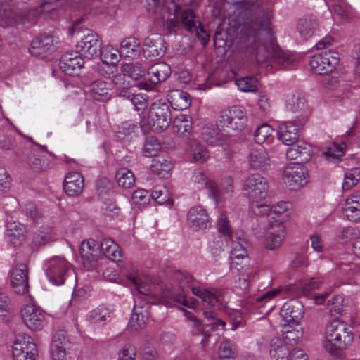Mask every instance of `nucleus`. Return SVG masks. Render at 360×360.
<instances>
[{"label": "nucleus", "mask_w": 360, "mask_h": 360, "mask_svg": "<svg viewBox=\"0 0 360 360\" xmlns=\"http://www.w3.org/2000/svg\"><path fill=\"white\" fill-rule=\"evenodd\" d=\"M271 17L269 11L263 13L258 25L257 35L253 39L251 45L246 48L245 55L250 60L257 63L266 61L273 55L276 65L281 68L288 69L293 65L297 56L289 51H276V40L271 28Z\"/></svg>", "instance_id": "nucleus-1"}, {"label": "nucleus", "mask_w": 360, "mask_h": 360, "mask_svg": "<svg viewBox=\"0 0 360 360\" xmlns=\"http://www.w3.org/2000/svg\"><path fill=\"white\" fill-rule=\"evenodd\" d=\"M292 204L289 201H279L272 206L269 205L268 228L264 233H256L257 238L269 250L281 246L286 236L285 223L289 221L292 213Z\"/></svg>", "instance_id": "nucleus-2"}, {"label": "nucleus", "mask_w": 360, "mask_h": 360, "mask_svg": "<svg viewBox=\"0 0 360 360\" xmlns=\"http://www.w3.org/2000/svg\"><path fill=\"white\" fill-rule=\"evenodd\" d=\"M353 341L354 333L347 323L335 318L326 325L322 346L331 355H338Z\"/></svg>", "instance_id": "nucleus-3"}, {"label": "nucleus", "mask_w": 360, "mask_h": 360, "mask_svg": "<svg viewBox=\"0 0 360 360\" xmlns=\"http://www.w3.org/2000/svg\"><path fill=\"white\" fill-rule=\"evenodd\" d=\"M269 183L266 178L253 174L247 178L243 190L248 198L251 211L256 215L264 216L269 211Z\"/></svg>", "instance_id": "nucleus-4"}, {"label": "nucleus", "mask_w": 360, "mask_h": 360, "mask_svg": "<svg viewBox=\"0 0 360 360\" xmlns=\"http://www.w3.org/2000/svg\"><path fill=\"white\" fill-rule=\"evenodd\" d=\"M172 120L171 111L168 104L157 101L150 107L147 116H143L140 120L142 131H153L160 133L167 129Z\"/></svg>", "instance_id": "nucleus-5"}, {"label": "nucleus", "mask_w": 360, "mask_h": 360, "mask_svg": "<svg viewBox=\"0 0 360 360\" xmlns=\"http://www.w3.org/2000/svg\"><path fill=\"white\" fill-rule=\"evenodd\" d=\"M131 281L139 294L148 297L146 300V302H153L155 304L162 303L167 306H171L174 302H176L190 309L196 307L195 301L188 300L184 295L181 294L176 295L164 294L162 296L158 297L156 300H151L150 297L155 296L153 292L154 286L151 284L150 279L148 277L133 278Z\"/></svg>", "instance_id": "nucleus-6"}, {"label": "nucleus", "mask_w": 360, "mask_h": 360, "mask_svg": "<svg viewBox=\"0 0 360 360\" xmlns=\"http://www.w3.org/2000/svg\"><path fill=\"white\" fill-rule=\"evenodd\" d=\"M127 86L121 75H115L109 82L96 80L91 84L89 89V96L94 100L105 102L108 101L112 94L127 96Z\"/></svg>", "instance_id": "nucleus-7"}, {"label": "nucleus", "mask_w": 360, "mask_h": 360, "mask_svg": "<svg viewBox=\"0 0 360 360\" xmlns=\"http://www.w3.org/2000/svg\"><path fill=\"white\" fill-rule=\"evenodd\" d=\"M192 282L193 278L189 274L183 275L180 281V285L184 290L186 288H191L193 293L200 298L204 304L207 306L220 310L226 308V300L224 291L193 287Z\"/></svg>", "instance_id": "nucleus-8"}, {"label": "nucleus", "mask_w": 360, "mask_h": 360, "mask_svg": "<svg viewBox=\"0 0 360 360\" xmlns=\"http://www.w3.org/2000/svg\"><path fill=\"white\" fill-rule=\"evenodd\" d=\"M163 19L169 22L171 27H174L176 23L180 24L188 32L193 33L196 30V25L199 21L191 9H183L178 6L173 0H170L167 6H164Z\"/></svg>", "instance_id": "nucleus-9"}, {"label": "nucleus", "mask_w": 360, "mask_h": 360, "mask_svg": "<svg viewBox=\"0 0 360 360\" xmlns=\"http://www.w3.org/2000/svg\"><path fill=\"white\" fill-rule=\"evenodd\" d=\"M71 264L63 257L53 256L44 262L43 269L48 281L54 285L65 283Z\"/></svg>", "instance_id": "nucleus-10"}, {"label": "nucleus", "mask_w": 360, "mask_h": 360, "mask_svg": "<svg viewBox=\"0 0 360 360\" xmlns=\"http://www.w3.org/2000/svg\"><path fill=\"white\" fill-rule=\"evenodd\" d=\"M282 180L291 191H297L309 182L307 169L300 163L287 165L283 171Z\"/></svg>", "instance_id": "nucleus-11"}, {"label": "nucleus", "mask_w": 360, "mask_h": 360, "mask_svg": "<svg viewBox=\"0 0 360 360\" xmlns=\"http://www.w3.org/2000/svg\"><path fill=\"white\" fill-rule=\"evenodd\" d=\"M219 124L228 131L238 133L245 129L247 116L245 111L240 107H232L220 112Z\"/></svg>", "instance_id": "nucleus-12"}, {"label": "nucleus", "mask_w": 360, "mask_h": 360, "mask_svg": "<svg viewBox=\"0 0 360 360\" xmlns=\"http://www.w3.org/2000/svg\"><path fill=\"white\" fill-rule=\"evenodd\" d=\"M20 316L23 323L31 330H41L45 325V311L31 297L30 302L22 307Z\"/></svg>", "instance_id": "nucleus-13"}, {"label": "nucleus", "mask_w": 360, "mask_h": 360, "mask_svg": "<svg viewBox=\"0 0 360 360\" xmlns=\"http://www.w3.org/2000/svg\"><path fill=\"white\" fill-rule=\"evenodd\" d=\"M339 63L338 53L333 51H321L314 55L309 60L311 69L319 75L332 72Z\"/></svg>", "instance_id": "nucleus-14"}, {"label": "nucleus", "mask_w": 360, "mask_h": 360, "mask_svg": "<svg viewBox=\"0 0 360 360\" xmlns=\"http://www.w3.org/2000/svg\"><path fill=\"white\" fill-rule=\"evenodd\" d=\"M101 44L100 38L95 32L86 30L77 44L76 48L81 56L91 59L98 56V51L101 50Z\"/></svg>", "instance_id": "nucleus-15"}, {"label": "nucleus", "mask_w": 360, "mask_h": 360, "mask_svg": "<svg viewBox=\"0 0 360 360\" xmlns=\"http://www.w3.org/2000/svg\"><path fill=\"white\" fill-rule=\"evenodd\" d=\"M246 246L247 239L245 233L243 231L237 232L231 242V266H237V265H240L243 263L247 266L248 263H250Z\"/></svg>", "instance_id": "nucleus-16"}, {"label": "nucleus", "mask_w": 360, "mask_h": 360, "mask_svg": "<svg viewBox=\"0 0 360 360\" xmlns=\"http://www.w3.org/2000/svg\"><path fill=\"white\" fill-rule=\"evenodd\" d=\"M143 52L146 58L155 60L162 57L166 52L164 38L159 34H152L143 42Z\"/></svg>", "instance_id": "nucleus-17"}, {"label": "nucleus", "mask_w": 360, "mask_h": 360, "mask_svg": "<svg viewBox=\"0 0 360 360\" xmlns=\"http://www.w3.org/2000/svg\"><path fill=\"white\" fill-rule=\"evenodd\" d=\"M100 246L96 240L88 238L84 240L79 247V253L84 266L88 270H92L97 266L99 258Z\"/></svg>", "instance_id": "nucleus-18"}, {"label": "nucleus", "mask_w": 360, "mask_h": 360, "mask_svg": "<svg viewBox=\"0 0 360 360\" xmlns=\"http://www.w3.org/2000/svg\"><path fill=\"white\" fill-rule=\"evenodd\" d=\"M57 40L49 34L41 35L34 38L29 49L31 55L45 58L56 49Z\"/></svg>", "instance_id": "nucleus-19"}, {"label": "nucleus", "mask_w": 360, "mask_h": 360, "mask_svg": "<svg viewBox=\"0 0 360 360\" xmlns=\"http://www.w3.org/2000/svg\"><path fill=\"white\" fill-rule=\"evenodd\" d=\"M10 282L18 294H25L28 290V271L24 264H20L11 269Z\"/></svg>", "instance_id": "nucleus-20"}, {"label": "nucleus", "mask_w": 360, "mask_h": 360, "mask_svg": "<svg viewBox=\"0 0 360 360\" xmlns=\"http://www.w3.org/2000/svg\"><path fill=\"white\" fill-rule=\"evenodd\" d=\"M189 227L194 231L206 229L210 226L209 216L201 206H195L190 209L187 214Z\"/></svg>", "instance_id": "nucleus-21"}, {"label": "nucleus", "mask_w": 360, "mask_h": 360, "mask_svg": "<svg viewBox=\"0 0 360 360\" xmlns=\"http://www.w3.org/2000/svg\"><path fill=\"white\" fill-rule=\"evenodd\" d=\"M342 212L344 217L350 221L360 220V191L352 193L345 199Z\"/></svg>", "instance_id": "nucleus-22"}, {"label": "nucleus", "mask_w": 360, "mask_h": 360, "mask_svg": "<svg viewBox=\"0 0 360 360\" xmlns=\"http://www.w3.org/2000/svg\"><path fill=\"white\" fill-rule=\"evenodd\" d=\"M303 314L302 306L299 302L294 301L285 302L281 310V316L285 323V324H300Z\"/></svg>", "instance_id": "nucleus-23"}, {"label": "nucleus", "mask_w": 360, "mask_h": 360, "mask_svg": "<svg viewBox=\"0 0 360 360\" xmlns=\"http://www.w3.org/2000/svg\"><path fill=\"white\" fill-rule=\"evenodd\" d=\"M37 349V346L32 337L25 333L16 335L12 346V356L22 359V354H27Z\"/></svg>", "instance_id": "nucleus-24"}, {"label": "nucleus", "mask_w": 360, "mask_h": 360, "mask_svg": "<svg viewBox=\"0 0 360 360\" xmlns=\"http://www.w3.org/2000/svg\"><path fill=\"white\" fill-rule=\"evenodd\" d=\"M26 233L27 229L22 223L15 221L6 223V238L14 246L20 245L25 240Z\"/></svg>", "instance_id": "nucleus-25"}, {"label": "nucleus", "mask_w": 360, "mask_h": 360, "mask_svg": "<svg viewBox=\"0 0 360 360\" xmlns=\"http://www.w3.org/2000/svg\"><path fill=\"white\" fill-rule=\"evenodd\" d=\"M203 140L211 146L224 147L229 144L230 139L228 136L219 131L217 127L207 126L203 128L202 132Z\"/></svg>", "instance_id": "nucleus-26"}, {"label": "nucleus", "mask_w": 360, "mask_h": 360, "mask_svg": "<svg viewBox=\"0 0 360 360\" xmlns=\"http://www.w3.org/2000/svg\"><path fill=\"white\" fill-rule=\"evenodd\" d=\"M288 146L286 157L290 160L300 158L302 161H308L312 156L311 146L303 141H296L295 143Z\"/></svg>", "instance_id": "nucleus-27"}, {"label": "nucleus", "mask_w": 360, "mask_h": 360, "mask_svg": "<svg viewBox=\"0 0 360 360\" xmlns=\"http://www.w3.org/2000/svg\"><path fill=\"white\" fill-rule=\"evenodd\" d=\"M278 138L285 145H292L298 140V127L293 122H284L277 129Z\"/></svg>", "instance_id": "nucleus-28"}, {"label": "nucleus", "mask_w": 360, "mask_h": 360, "mask_svg": "<svg viewBox=\"0 0 360 360\" xmlns=\"http://www.w3.org/2000/svg\"><path fill=\"white\" fill-rule=\"evenodd\" d=\"M84 63V59L79 52H67L61 57L59 65L64 72L72 75L75 70L81 69Z\"/></svg>", "instance_id": "nucleus-29"}, {"label": "nucleus", "mask_w": 360, "mask_h": 360, "mask_svg": "<svg viewBox=\"0 0 360 360\" xmlns=\"http://www.w3.org/2000/svg\"><path fill=\"white\" fill-rule=\"evenodd\" d=\"M84 179L82 176L75 172H69L65 179L64 190L69 196H77L83 191Z\"/></svg>", "instance_id": "nucleus-30"}, {"label": "nucleus", "mask_w": 360, "mask_h": 360, "mask_svg": "<svg viewBox=\"0 0 360 360\" xmlns=\"http://www.w3.org/2000/svg\"><path fill=\"white\" fill-rule=\"evenodd\" d=\"M148 320V307H138L136 304L131 315L128 328L131 331H137L145 327Z\"/></svg>", "instance_id": "nucleus-31"}, {"label": "nucleus", "mask_w": 360, "mask_h": 360, "mask_svg": "<svg viewBox=\"0 0 360 360\" xmlns=\"http://www.w3.org/2000/svg\"><path fill=\"white\" fill-rule=\"evenodd\" d=\"M66 343L65 332L61 331L53 335L50 348L52 360H63L65 359Z\"/></svg>", "instance_id": "nucleus-32"}, {"label": "nucleus", "mask_w": 360, "mask_h": 360, "mask_svg": "<svg viewBox=\"0 0 360 360\" xmlns=\"http://www.w3.org/2000/svg\"><path fill=\"white\" fill-rule=\"evenodd\" d=\"M250 166L256 169H263L270 165V158L265 149L253 148L248 156Z\"/></svg>", "instance_id": "nucleus-33"}, {"label": "nucleus", "mask_w": 360, "mask_h": 360, "mask_svg": "<svg viewBox=\"0 0 360 360\" xmlns=\"http://www.w3.org/2000/svg\"><path fill=\"white\" fill-rule=\"evenodd\" d=\"M174 164L169 158L158 157L153 159L150 165L151 171L160 178H168L172 174Z\"/></svg>", "instance_id": "nucleus-34"}, {"label": "nucleus", "mask_w": 360, "mask_h": 360, "mask_svg": "<svg viewBox=\"0 0 360 360\" xmlns=\"http://www.w3.org/2000/svg\"><path fill=\"white\" fill-rule=\"evenodd\" d=\"M171 74V68L165 63H158L148 70V75L152 83L156 84L166 80Z\"/></svg>", "instance_id": "nucleus-35"}, {"label": "nucleus", "mask_w": 360, "mask_h": 360, "mask_svg": "<svg viewBox=\"0 0 360 360\" xmlns=\"http://www.w3.org/2000/svg\"><path fill=\"white\" fill-rule=\"evenodd\" d=\"M282 334L286 343L295 345L302 338L303 328L300 324H283Z\"/></svg>", "instance_id": "nucleus-36"}, {"label": "nucleus", "mask_w": 360, "mask_h": 360, "mask_svg": "<svg viewBox=\"0 0 360 360\" xmlns=\"http://www.w3.org/2000/svg\"><path fill=\"white\" fill-rule=\"evenodd\" d=\"M288 108L302 117L308 116L311 112L305 97L301 94L293 95L288 101Z\"/></svg>", "instance_id": "nucleus-37"}, {"label": "nucleus", "mask_w": 360, "mask_h": 360, "mask_svg": "<svg viewBox=\"0 0 360 360\" xmlns=\"http://www.w3.org/2000/svg\"><path fill=\"white\" fill-rule=\"evenodd\" d=\"M102 252L109 259L118 262L122 259V254L120 246L110 238H104L99 245Z\"/></svg>", "instance_id": "nucleus-38"}, {"label": "nucleus", "mask_w": 360, "mask_h": 360, "mask_svg": "<svg viewBox=\"0 0 360 360\" xmlns=\"http://www.w3.org/2000/svg\"><path fill=\"white\" fill-rule=\"evenodd\" d=\"M120 51L122 56L127 58H134L137 57L141 52L139 40L134 37H128L123 39L120 44Z\"/></svg>", "instance_id": "nucleus-39"}, {"label": "nucleus", "mask_w": 360, "mask_h": 360, "mask_svg": "<svg viewBox=\"0 0 360 360\" xmlns=\"http://www.w3.org/2000/svg\"><path fill=\"white\" fill-rule=\"evenodd\" d=\"M217 230L220 236L224 238V241H221V244L218 248H212V254H215L217 250L219 252L223 251L227 245L228 240L232 238L231 230L229 221L224 215H221L217 222Z\"/></svg>", "instance_id": "nucleus-40"}, {"label": "nucleus", "mask_w": 360, "mask_h": 360, "mask_svg": "<svg viewBox=\"0 0 360 360\" xmlns=\"http://www.w3.org/2000/svg\"><path fill=\"white\" fill-rule=\"evenodd\" d=\"M270 356L271 360H290V354L287 347L279 338H274L271 343Z\"/></svg>", "instance_id": "nucleus-41"}, {"label": "nucleus", "mask_w": 360, "mask_h": 360, "mask_svg": "<svg viewBox=\"0 0 360 360\" xmlns=\"http://www.w3.org/2000/svg\"><path fill=\"white\" fill-rule=\"evenodd\" d=\"M347 150V145L345 142H334L327 147L323 152L325 158L331 162H338L345 155Z\"/></svg>", "instance_id": "nucleus-42"}, {"label": "nucleus", "mask_w": 360, "mask_h": 360, "mask_svg": "<svg viewBox=\"0 0 360 360\" xmlns=\"http://www.w3.org/2000/svg\"><path fill=\"white\" fill-rule=\"evenodd\" d=\"M101 59L106 65H116L120 60L122 56L120 50L111 44L104 46L100 50Z\"/></svg>", "instance_id": "nucleus-43"}, {"label": "nucleus", "mask_w": 360, "mask_h": 360, "mask_svg": "<svg viewBox=\"0 0 360 360\" xmlns=\"http://www.w3.org/2000/svg\"><path fill=\"white\" fill-rule=\"evenodd\" d=\"M233 267L236 268L237 271L240 272V276L236 284L243 290L248 289L251 279L255 276V271L250 266V263H248L247 266L244 265V263H243L240 265H237V266Z\"/></svg>", "instance_id": "nucleus-44"}, {"label": "nucleus", "mask_w": 360, "mask_h": 360, "mask_svg": "<svg viewBox=\"0 0 360 360\" xmlns=\"http://www.w3.org/2000/svg\"><path fill=\"white\" fill-rule=\"evenodd\" d=\"M121 71L124 76L129 77L134 80H138L146 75V70L139 63H125L121 67Z\"/></svg>", "instance_id": "nucleus-45"}, {"label": "nucleus", "mask_w": 360, "mask_h": 360, "mask_svg": "<svg viewBox=\"0 0 360 360\" xmlns=\"http://www.w3.org/2000/svg\"><path fill=\"white\" fill-rule=\"evenodd\" d=\"M274 129L267 124L257 127L255 132V140L257 144H270L274 139Z\"/></svg>", "instance_id": "nucleus-46"}, {"label": "nucleus", "mask_w": 360, "mask_h": 360, "mask_svg": "<svg viewBox=\"0 0 360 360\" xmlns=\"http://www.w3.org/2000/svg\"><path fill=\"white\" fill-rule=\"evenodd\" d=\"M188 152L193 160L198 162H205L210 156L207 148L196 141H192L189 143Z\"/></svg>", "instance_id": "nucleus-47"}, {"label": "nucleus", "mask_w": 360, "mask_h": 360, "mask_svg": "<svg viewBox=\"0 0 360 360\" xmlns=\"http://www.w3.org/2000/svg\"><path fill=\"white\" fill-rule=\"evenodd\" d=\"M192 127V121L190 116L187 115H179L175 117L173 123L174 131L184 136L186 133L190 132Z\"/></svg>", "instance_id": "nucleus-48"}, {"label": "nucleus", "mask_w": 360, "mask_h": 360, "mask_svg": "<svg viewBox=\"0 0 360 360\" xmlns=\"http://www.w3.org/2000/svg\"><path fill=\"white\" fill-rule=\"evenodd\" d=\"M110 311L103 307L91 310L88 315V319L91 323L104 325L110 321Z\"/></svg>", "instance_id": "nucleus-49"}, {"label": "nucleus", "mask_w": 360, "mask_h": 360, "mask_svg": "<svg viewBox=\"0 0 360 360\" xmlns=\"http://www.w3.org/2000/svg\"><path fill=\"white\" fill-rule=\"evenodd\" d=\"M53 237V230L51 227H41L34 233L32 241L35 245H44L52 240Z\"/></svg>", "instance_id": "nucleus-50"}, {"label": "nucleus", "mask_w": 360, "mask_h": 360, "mask_svg": "<svg viewBox=\"0 0 360 360\" xmlns=\"http://www.w3.org/2000/svg\"><path fill=\"white\" fill-rule=\"evenodd\" d=\"M27 165L30 169L34 172H44L49 167L47 160L44 156L35 153L28 156Z\"/></svg>", "instance_id": "nucleus-51"}, {"label": "nucleus", "mask_w": 360, "mask_h": 360, "mask_svg": "<svg viewBox=\"0 0 360 360\" xmlns=\"http://www.w3.org/2000/svg\"><path fill=\"white\" fill-rule=\"evenodd\" d=\"M360 181V168L354 167L345 172L342 188L349 190L355 186Z\"/></svg>", "instance_id": "nucleus-52"}, {"label": "nucleus", "mask_w": 360, "mask_h": 360, "mask_svg": "<svg viewBox=\"0 0 360 360\" xmlns=\"http://www.w3.org/2000/svg\"><path fill=\"white\" fill-rule=\"evenodd\" d=\"M191 181L198 189L208 188L214 190L215 188V183L208 179L207 176L200 170L193 172Z\"/></svg>", "instance_id": "nucleus-53"}, {"label": "nucleus", "mask_w": 360, "mask_h": 360, "mask_svg": "<svg viewBox=\"0 0 360 360\" xmlns=\"http://www.w3.org/2000/svg\"><path fill=\"white\" fill-rule=\"evenodd\" d=\"M116 178L118 185L124 188H129L135 183L134 174L127 169H119L117 172Z\"/></svg>", "instance_id": "nucleus-54"}, {"label": "nucleus", "mask_w": 360, "mask_h": 360, "mask_svg": "<svg viewBox=\"0 0 360 360\" xmlns=\"http://www.w3.org/2000/svg\"><path fill=\"white\" fill-rule=\"evenodd\" d=\"M235 83L238 89L243 92H255L258 86L257 79L251 77L238 78Z\"/></svg>", "instance_id": "nucleus-55"}, {"label": "nucleus", "mask_w": 360, "mask_h": 360, "mask_svg": "<svg viewBox=\"0 0 360 360\" xmlns=\"http://www.w3.org/2000/svg\"><path fill=\"white\" fill-rule=\"evenodd\" d=\"M174 108L179 110L186 109L191 105L190 96L183 91H176L173 95Z\"/></svg>", "instance_id": "nucleus-56"}, {"label": "nucleus", "mask_w": 360, "mask_h": 360, "mask_svg": "<svg viewBox=\"0 0 360 360\" xmlns=\"http://www.w3.org/2000/svg\"><path fill=\"white\" fill-rule=\"evenodd\" d=\"M236 347L229 340H224L220 345L219 357L221 360H231L236 356Z\"/></svg>", "instance_id": "nucleus-57"}, {"label": "nucleus", "mask_w": 360, "mask_h": 360, "mask_svg": "<svg viewBox=\"0 0 360 360\" xmlns=\"http://www.w3.org/2000/svg\"><path fill=\"white\" fill-rule=\"evenodd\" d=\"M160 141L155 137H148L143 147V153L145 156L152 157L155 155L160 150Z\"/></svg>", "instance_id": "nucleus-58"}, {"label": "nucleus", "mask_w": 360, "mask_h": 360, "mask_svg": "<svg viewBox=\"0 0 360 360\" xmlns=\"http://www.w3.org/2000/svg\"><path fill=\"white\" fill-rule=\"evenodd\" d=\"M333 12L343 20H348L352 15L351 7L344 2L334 3L332 5Z\"/></svg>", "instance_id": "nucleus-59"}, {"label": "nucleus", "mask_w": 360, "mask_h": 360, "mask_svg": "<svg viewBox=\"0 0 360 360\" xmlns=\"http://www.w3.org/2000/svg\"><path fill=\"white\" fill-rule=\"evenodd\" d=\"M131 200L132 204L145 205L150 202V195L146 190L139 188L133 193Z\"/></svg>", "instance_id": "nucleus-60"}, {"label": "nucleus", "mask_w": 360, "mask_h": 360, "mask_svg": "<svg viewBox=\"0 0 360 360\" xmlns=\"http://www.w3.org/2000/svg\"><path fill=\"white\" fill-rule=\"evenodd\" d=\"M131 102L134 109L139 113L143 112L148 106L147 96L143 94H132Z\"/></svg>", "instance_id": "nucleus-61"}, {"label": "nucleus", "mask_w": 360, "mask_h": 360, "mask_svg": "<svg viewBox=\"0 0 360 360\" xmlns=\"http://www.w3.org/2000/svg\"><path fill=\"white\" fill-rule=\"evenodd\" d=\"M343 297L342 295H335L332 300H328V307L333 315H341L343 311Z\"/></svg>", "instance_id": "nucleus-62"}, {"label": "nucleus", "mask_w": 360, "mask_h": 360, "mask_svg": "<svg viewBox=\"0 0 360 360\" xmlns=\"http://www.w3.org/2000/svg\"><path fill=\"white\" fill-rule=\"evenodd\" d=\"M284 291H285V288L283 287H278L277 288L271 289L262 295L257 297L255 300L258 303H266L274 299Z\"/></svg>", "instance_id": "nucleus-63"}, {"label": "nucleus", "mask_w": 360, "mask_h": 360, "mask_svg": "<svg viewBox=\"0 0 360 360\" xmlns=\"http://www.w3.org/2000/svg\"><path fill=\"white\" fill-rule=\"evenodd\" d=\"M136 348L130 344L125 345L119 352V360H136Z\"/></svg>", "instance_id": "nucleus-64"}]
</instances>
